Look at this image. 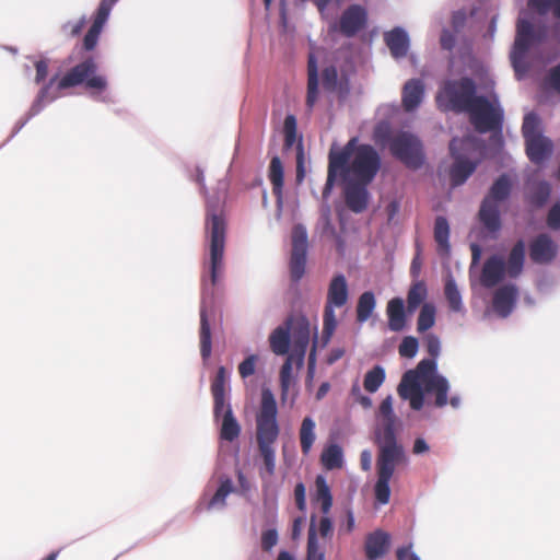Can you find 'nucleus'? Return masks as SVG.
I'll return each instance as SVG.
<instances>
[{
    "label": "nucleus",
    "mask_w": 560,
    "mask_h": 560,
    "mask_svg": "<svg viewBox=\"0 0 560 560\" xmlns=\"http://www.w3.org/2000/svg\"><path fill=\"white\" fill-rule=\"evenodd\" d=\"M381 423L375 428V444L378 447L376 458L377 480L374 487L375 499L381 504H387L390 498L389 482L395 468L407 462L404 446L396 436V416L393 410L392 396H387L380 405Z\"/></svg>",
    "instance_id": "1"
},
{
    "label": "nucleus",
    "mask_w": 560,
    "mask_h": 560,
    "mask_svg": "<svg viewBox=\"0 0 560 560\" xmlns=\"http://www.w3.org/2000/svg\"><path fill=\"white\" fill-rule=\"evenodd\" d=\"M328 159L324 196L330 194L338 175L342 180H347L349 175H353L354 179L370 184L381 167V158L377 151L371 144H360L357 137L351 138L339 151L331 149Z\"/></svg>",
    "instance_id": "2"
},
{
    "label": "nucleus",
    "mask_w": 560,
    "mask_h": 560,
    "mask_svg": "<svg viewBox=\"0 0 560 560\" xmlns=\"http://www.w3.org/2000/svg\"><path fill=\"white\" fill-rule=\"evenodd\" d=\"M280 434L278 407L269 388H262L259 409L256 415V442L264 460L265 471L271 477L276 470L275 443Z\"/></svg>",
    "instance_id": "3"
},
{
    "label": "nucleus",
    "mask_w": 560,
    "mask_h": 560,
    "mask_svg": "<svg viewBox=\"0 0 560 560\" xmlns=\"http://www.w3.org/2000/svg\"><path fill=\"white\" fill-rule=\"evenodd\" d=\"M96 63L92 58L85 59L70 69L65 75L52 77L39 91L40 102L55 101L65 90L85 84L88 90L103 92L107 88V80L104 75H95Z\"/></svg>",
    "instance_id": "4"
},
{
    "label": "nucleus",
    "mask_w": 560,
    "mask_h": 560,
    "mask_svg": "<svg viewBox=\"0 0 560 560\" xmlns=\"http://www.w3.org/2000/svg\"><path fill=\"white\" fill-rule=\"evenodd\" d=\"M547 33L545 26L536 27L525 18L518 19L515 42L511 51V62L518 79L528 71L527 55L546 40Z\"/></svg>",
    "instance_id": "5"
},
{
    "label": "nucleus",
    "mask_w": 560,
    "mask_h": 560,
    "mask_svg": "<svg viewBox=\"0 0 560 560\" xmlns=\"http://www.w3.org/2000/svg\"><path fill=\"white\" fill-rule=\"evenodd\" d=\"M498 103L497 95L477 96L476 83L467 77L444 80L436 93V105H498Z\"/></svg>",
    "instance_id": "6"
},
{
    "label": "nucleus",
    "mask_w": 560,
    "mask_h": 560,
    "mask_svg": "<svg viewBox=\"0 0 560 560\" xmlns=\"http://www.w3.org/2000/svg\"><path fill=\"white\" fill-rule=\"evenodd\" d=\"M512 186L510 176L502 174L494 180L485 197L479 210V220L489 232L494 233L501 229L499 203L510 197Z\"/></svg>",
    "instance_id": "7"
},
{
    "label": "nucleus",
    "mask_w": 560,
    "mask_h": 560,
    "mask_svg": "<svg viewBox=\"0 0 560 560\" xmlns=\"http://www.w3.org/2000/svg\"><path fill=\"white\" fill-rule=\"evenodd\" d=\"M390 154L410 170H419L424 164L425 155L421 140L409 131L394 135L389 143Z\"/></svg>",
    "instance_id": "8"
},
{
    "label": "nucleus",
    "mask_w": 560,
    "mask_h": 560,
    "mask_svg": "<svg viewBox=\"0 0 560 560\" xmlns=\"http://www.w3.org/2000/svg\"><path fill=\"white\" fill-rule=\"evenodd\" d=\"M348 299L349 290L346 277L342 273L334 276L328 285L323 314V338L326 339V341L331 338L337 327L335 307L345 306Z\"/></svg>",
    "instance_id": "9"
},
{
    "label": "nucleus",
    "mask_w": 560,
    "mask_h": 560,
    "mask_svg": "<svg viewBox=\"0 0 560 560\" xmlns=\"http://www.w3.org/2000/svg\"><path fill=\"white\" fill-rule=\"evenodd\" d=\"M207 225L210 232V279L215 285L218 273L223 268L225 222L220 214L212 213L208 215Z\"/></svg>",
    "instance_id": "10"
},
{
    "label": "nucleus",
    "mask_w": 560,
    "mask_h": 560,
    "mask_svg": "<svg viewBox=\"0 0 560 560\" xmlns=\"http://www.w3.org/2000/svg\"><path fill=\"white\" fill-rule=\"evenodd\" d=\"M292 338L291 354L296 357V368L303 366L304 357L310 343L311 328L308 319L303 315H291L287 318Z\"/></svg>",
    "instance_id": "11"
},
{
    "label": "nucleus",
    "mask_w": 560,
    "mask_h": 560,
    "mask_svg": "<svg viewBox=\"0 0 560 560\" xmlns=\"http://www.w3.org/2000/svg\"><path fill=\"white\" fill-rule=\"evenodd\" d=\"M307 232L302 224L294 225L292 230V252L290 258L291 279L300 281L305 273L307 255Z\"/></svg>",
    "instance_id": "12"
},
{
    "label": "nucleus",
    "mask_w": 560,
    "mask_h": 560,
    "mask_svg": "<svg viewBox=\"0 0 560 560\" xmlns=\"http://www.w3.org/2000/svg\"><path fill=\"white\" fill-rule=\"evenodd\" d=\"M459 113L467 110L470 122L479 132L500 130L503 119L502 107H448Z\"/></svg>",
    "instance_id": "13"
},
{
    "label": "nucleus",
    "mask_w": 560,
    "mask_h": 560,
    "mask_svg": "<svg viewBox=\"0 0 560 560\" xmlns=\"http://www.w3.org/2000/svg\"><path fill=\"white\" fill-rule=\"evenodd\" d=\"M469 144L468 139L454 138L450 142V152L455 160L450 170L451 183L454 187L464 184L477 167L476 162H471L458 152L459 149H466Z\"/></svg>",
    "instance_id": "14"
},
{
    "label": "nucleus",
    "mask_w": 560,
    "mask_h": 560,
    "mask_svg": "<svg viewBox=\"0 0 560 560\" xmlns=\"http://www.w3.org/2000/svg\"><path fill=\"white\" fill-rule=\"evenodd\" d=\"M558 254V245L547 233H540L529 243V258L538 265L550 264Z\"/></svg>",
    "instance_id": "15"
},
{
    "label": "nucleus",
    "mask_w": 560,
    "mask_h": 560,
    "mask_svg": "<svg viewBox=\"0 0 560 560\" xmlns=\"http://www.w3.org/2000/svg\"><path fill=\"white\" fill-rule=\"evenodd\" d=\"M366 21V10L360 4H352L342 12L339 30L345 36L352 37L365 26Z\"/></svg>",
    "instance_id": "16"
},
{
    "label": "nucleus",
    "mask_w": 560,
    "mask_h": 560,
    "mask_svg": "<svg viewBox=\"0 0 560 560\" xmlns=\"http://www.w3.org/2000/svg\"><path fill=\"white\" fill-rule=\"evenodd\" d=\"M323 91L328 95H331L338 102L346 101L349 94V81L346 77H339L337 69L334 66H329L324 69L322 77Z\"/></svg>",
    "instance_id": "17"
},
{
    "label": "nucleus",
    "mask_w": 560,
    "mask_h": 560,
    "mask_svg": "<svg viewBox=\"0 0 560 560\" xmlns=\"http://www.w3.org/2000/svg\"><path fill=\"white\" fill-rule=\"evenodd\" d=\"M345 182V201L347 207L355 213L364 211L368 207L369 192L366 186L369 184H363V182L358 179L351 180L350 178Z\"/></svg>",
    "instance_id": "18"
},
{
    "label": "nucleus",
    "mask_w": 560,
    "mask_h": 560,
    "mask_svg": "<svg viewBox=\"0 0 560 560\" xmlns=\"http://www.w3.org/2000/svg\"><path fill=\"white\" fill-rule=\"evenodd\" d=\"M384 42L388 47L390 55L396 60L407 56L410 47V38L408 32L404 27L396 26L393 30L385 32Z\"/></svg>",
    "instance_id": "19"
},
{
    "label": "nucleus",
    "mask_w": 560,
    "mask_h": 560,
    "mask_svg": "<svg viewBox=\"0 0 560 560\" xmlns=\"http://www.w3.org/2000/svg\"><path fill=\"white\" fill-rule=\"evenodd\" d=\"M552 142L545 136L525 140L526 154L534 164H542L552 153Z\"/></svg>",
    "instance_id": "20"
},
{
    "label": "nucleus",
    "mask_w": 560,
    "mask_h": 560,
    "mask_svg": "<svg viewBox=\"0 0 560 560\" xmlns=\"http://www.w3.org/2000/svg\"><path fill=\"white\" fill-rule=\"evenodd\" d=\"M390 536L377 529L366 536L365 539V556L368 560H377L384 557L389 548Z\"/></svg>",
    "instance_id": "21"
},
{
    "label": "nucleus",
    "mask_w": 560,
    "mask_h": 560,
    "mask_svg": "<svg viewBox=\"0 0 560 560\" xmlns=\"http://www.w3.org/2000/svg\"><path fill=\"white\" fill-rule=\"evenodd\" d=\"M505 272V262L501 257L495 255L489 257L485 261L481 271L480 280L482 285L486 288H493L503 280Z\"/></svg>",
    "instance_id": "22"
},
{
    "label": "nucleus",
    "mask_w": 560,
    "mask_h": 560,
    "mask_svg": "<svg viewBox=\"0 0 560 560\" xmlns=\"http://www.w3.org/2000/svg\"><path fill=\"white\" fill-rule=\"evenodd\" d=\"M517 290L514 285L499 288L494 292L492 300L494 312L501 317L509 316L514 308Z\"/></svg>",
    "instance_id": "23"
},
{
    "label": "nucleus",
    "mask_w": 560,
    "mask_h": 560,
    "mask_svg": "<svg viewBox=\"0 0 560 560\" xmlns=\"http://www.w3.org/2000/svg\"><path fill=\"white\" fill-rule=\"evenodd\" d=\"M551 196V185L547 180H536L528 186L526 202L534 209L544 208Z\"/></svg>",
    "instance_id": "24"
},
{
    "label": "nucleus",
    "mask_w": 560,
    "mask_h": 560,
    "mask_svg": "<svg viewBox=\"0 0 560 560\" xmlns=\"http://www.w3.org/2000/svg\"><path fill=\"white\" fill-rule=\"evenodd\" d=\"M388 328L392 331H401L406 326L405 303L401 298H394L388 301L386 307Z\"/></svg>",
    "instance_id": "25"
},
{
    "label": "nucleus",
    "mask_w": 560,
    "mask_h": 560,
    "mask_svg": "<svg viewBox=\"0 0 560 560\" xmlns=\"http://www.w3.org/2000/svg\"><path fill=\"white\" fill-rule=\"evenodd\" d=\"M525 261V243L523 240L517 241L512 247L508 260L505 262V270L510 278L518 277L524 267Z\"/></svg>",
    "instance_id": "26"
},
{
    "label": "nucleus",
    "mask_w": 560,
    "mask_h": 560,
    "mask_svg": "<svg viewBox=\"0 0 560 560\" xmlns=\"http://www.w3.org/2000/svg\"><path fill=\"white\" fill-rule=\"evenodd\" d=\"M319 95V80L317 59L314 54L308 55L307 62V94L306 105H314L318 101Z\"/></svg>",
    "instance_id": "27"
},
{
    "label": "nucleus",
    "mask_w": 560,
    "mask_h": 560,
    "mask_svg": "<svg viewBox=\"0 0 560 560\" xmlns=\"http://www.w3.org/2000/svg\"><path fill=\"white\" fill-rule=\"evenodd\" d=\"M424 95V82L421 79H410L404 84L401 105H420Z\"/></svg>",
    "instance_id": "28"
},
{
    "label": "nucleus",
    "mask_w": 560,
    "mask_h": 560,
    "mask_svg": "<svg viewBox=\"0 0 560 560\" xmlns=\"http://www.w3.org/2000/svg\"><path fill=\"white\" fill-rule=\"evenodd\" d=\"M450 385L447 380L442 375L431 376L427 380L424 390L435 395V406L439 408L447 404V393Z\"/></svg>",
    "instance_id": "29"
},
{
    "label": "nucleus",
    "mask_w": 560,
    "mask_h": 560,
    "mask_svg": "<svg viewBox=\"0 0 560 560\" xmlns=\"http://www.w3.org/2000/svg\"><path fill=\"white\" fill-rule=\"evenodd\" d=\"M290 340V327H288L287 322L284 325L278 326L269 336L270 348L277 355L289 353Z\"/></svg>",
    "instance_id": "30"
},
{
    "label": "nucleus",
    "mask_w": 560,
    "mask_h": 560,
    "mask_svg": "<svg viewBox=\"0 0 560 560\" xmlns=\"http://www.w3.org/2000/svg\"><path fill=\"white\" fill-rule=\"evenodd\" d=\"M315 427V421L311 417H305L302 420L299 430V438L302 454L305 456L310 454L312 446L316 440Z\"/></svg>",
    "instance_id": "31"
},
{
    "label": "nucleus",
    "mask_w": 560,
    "mask_h": 560,
    "mask_svg": "<svg viewBox=\"0 0 560 560\" xmlns=\"http://www.w3.org/2000/svg\"><path fill=\"white\" fill-rule=\"evenodd\" d=\"M240 433L241 425L233 416L232 408L228 407L222 418L220 438L224 441L233 442L240 436Z\"/></svg>",
    "instance_id": "32"
},
{
    "label": "nucleus",
    "mask_w": 560,
    "mask_h": 560,
    "mask_svg": "<svg viewBox=\"0 0 560 560\" xmlns=\"http://www.w3.org/2000/svg\"><path fill=\"white\" fill-rule=\"evenodd\" d=\"M316 494L315 500L320 504V511L327 515L332 506V495L330 488L324 476L318 475L315 479Z\"/></svg>",
    "instance_id": "33"
},
{
    "label": "nucleus",
    "mask_w": 560,
    "mask_h": 560,
    "mask_svg": "<svg viewBox=\"0 0 560 560\" xmlns=\"http://www.w3.org/2000/svg\"><path fill=\"white\" fill-rule=\"evenodd\" d=\"M269 180L272 185L273 195L280 200L282 198L283 188V166L278 156H273L270 161Z\"/></svg>",
    "instance_id": "34"
},
{
    "label": "nucleus",
    "mask_w": 560,
    "mask_h": 560,
    "mask_svg": "<svg viewBox=\"0 0 560 560\" xmlns=\"http://www.w3.org/2000/svg\"><path fill=\"white\" fill-rule=\"evenodd\" d=\"M293 364L296 365V357L294 354L289 353L283 365L280 370V388H281V399L285 400L290 390V386L292 385L293 378Z\"/></svg>",
    "instance_id": "35"
},
{
    "label": "nucleus",
    "mask_w": 560,
    "mask_h": 560,
    "mask_svg": "<svg viewBox=\"0 0 560 560\" xmlns=\"http://www.w3.org/2000/svg\"><path fill=\"white\" fill-rule=\"evenodd\" d=\"M322 465L327 470L339 469L343 464L342 450L337 444H330L327 446L320 455Z\"/></svg>",
    "instance_id": "36"
},
{
    "label": "nucleus",
    "mask_w": 560,
    "mask_h": 560,
    "mask_svg": "<svg viewBox=\"0 0 560 560\" xmlns=\"http://www.w3.org/2000/svg\"><path fill=\"white\" fill-rule=\"evenodd\" d=\"M450 225L446 218L439 215L434 222V240L441 252H450Z\"/></svg>",
    "instance_id": "37"
},
{
    "label": "nucleus",
    "mask_w": 560,
    "mask_h": 560,
    "mask_svg": "<svg viewBox=\"0 0 560 560\" xmlns=\"http://www.w3.org/2000/svg\"><path fill=\"white\" fill-rule=\"evenodd\" d=\"M375 305H376V301H375L374 293L372 291L363 292L359 296L358 304H357V320L359 323L366 322L371 317V315L375 308Z\"/></svg>",
    "instance_id": "38"
},
{
    "label": "nucleus",
    "mask_w": 560,
    "mask_h": 560,
    "mask_svg": "<svg viewBox=\"0 0 560 560\" xmlns=\"http://www.w3.org/2000/svg\"><path fill=\"white\" fill-rule=\"evenodd\" d=\"M212 342H211V330L207 317V312L201 310L200 312V353L202 359L207 360L211 354Z\"/></svg>",
    "instance_id": "39"
},
{
    "label": "nucleus",
    "mask_w": 560,
    "mask_h": 560,
    "mask_svg": "<svg viewBox=\"0 0 560 560\" xmlns=\"http://www.w3.org/2000/svg\"><path fill=\"white\" fill-rule=\"evenodd\" d=\"M421 390V382L417 380V373L413 371H407L398 386L400 397L407 399Z\"/></svg>",
    "instance_id": "40"
},
{
    "label": "nucleus",
    "mask_w": 560,
    "mask_h": 560,
    "mask_svg": "<svg viewBox=\"0 0 560 560\" xmlns=\"http://www.w3.org/2000/svg\"><path fill=\"white\" fill-rule=\"evenodd\" d=\"M428 294L427 287L423 281L412 283L407 294V308L412 313L425 300Z\"/></svg>",
    "instance_id": "41"
},
{
    "label": "nucleus",
    "mask_w": 560,
    "mask_h": 560,
    "mask_svg": "<svg viewBox=\"0 0 560 560\" xmlns=\"http://www.w3.org/2000/svg\"><path fill=\"white\" fill-rule=\"evenodd\" d=\"M435 306L431 303H424L420 310L417 319L418 332H425L432 328L435 324Z\"/></svg>",
    "instance_id": "42"
},
{
    "label": "nucleus",
    "mask_w": 560,
    "mask_h": 560,
    "mask_svg": "<svg viewBox=\"0 0 560 560\" xmlns=\"http://www.w3.org/2000/svg\"><path fill=\"white\" fill-rule=\"evenodd\" d=\"M234 491L231 479H224L221 481L218 490L208 502L207 509H222L225 506L226 497Z\"/></svg>",
    "instance_id": "43"
},
{
    "label": "nucleus",
    "mask_w": 560,
    "mask_h": 560,
    "mask_svg": "<svg viewBox=\"0 0 560 560\" xmlns=\"http://www.w3.org/2000/svg\"><path fill=\"white\" fill-rule=\"evenodd\" d=\"M385 381V370L381 365H375L372 370L368 371L363 386L369 393H375Z\"/></svg>",
    "instance_id": "44"
},
{
    "label": "nucleus",
    "mask_w": 560,
    "mask_h": 560,
    "mask_svg": "<svg viewBox=\"0 0 560 560\" xmlns=\"http://www.w3.org/2000/svg\"><path fill=\"white\" fill-rule=\"evenodd\" d=\"M444 294L451 311L460 312L463 308L462 295L452 278L445 282Z\"/></svg>",
    "instance_id": "45"
},
{
    "label": "nucleus",
    "mask_w": 560,
    "mask_h": 560,
    "mask_svg": "<svg viewBox=\"0 0 560 560\" xmlns=\"http://www.w3.org/2000/svg\"><path fill=\"white\" fill-rule=\"evenodd\" d=\"M522 133L525 140L541 136L540 119L535 113H529L524 117Z\"/></svg>",
    "instance_id": "46"
},
{
    "label": "nucleus",
    "mask_w": 560,
    "mask_h": 560,
    "mask_svg": "<svg viewBox=\"0 0 560 560\" xmlns=\"http://www.w3.org/2000/svg\"><path fill=\"white\" fill-rule=\"evenodd\" d=\"M528 5L540 15L552 10L553 15L560 20V0H528Z\"/></svg>",
    "instance_id": "47"
},
{
    "label": "nucleus",
    "mask_w": 560,
    "mask_h": 560,
    "mask_svg": "<svg viewBox=\"0 0 560 560\" xmlns=\"http://www.w3.org/2000/svg\"><path fill=\"white\" fill-rule=\"evenodd\" d=\"M306 560H324V552L320 551L314 528V517L312 518L311 527L308 528L307 536V550Z\"/></svg>",
    "instance_id": "48"
},
{
    "label": "nucleus",
    "mask_w": 560,
    "mask_h": 560,
    "mask_svg": "<svg viewBox=\"0 0 560 560\" xmlns=\"http://www.w3.org/2000/svg\"><path fill=\"white\" fill-rule=\"evenodd\" d=\"M114 4H115V2H113L110 0H102L96 10V13H95V16H94V20H93V23L91 26L94 28H97L100 31H103L104 25L106 24V22L109 18V14H110V11H112Z\"/></svg>",
    "instance_id": "49"
},
{
    "label": "nucleus",
    "mask_w": 560,
    "mask_h": 560,
    "mask_svg": "<svg viewBox=\"0 0 560 560\" xmlns=\"http://www.w3.org/2000/svg\"><path fill=\"white\" fill-rule=\"evenodd\" d=\"M114 4H115V2H113L110 0H102L96 10V13H95V16H94V20H93V23L91 26L94 28H97L100 31H103L104 25L106 24V22L109 18V14H110V11H112Z\"/></svg>",
    "instance_id": "50"
},
{
    "label": "nucleus",
    "mask_w": 560,
    "mask_h": 560,
    "mask_svg": "<svg viewBox=\"0 0 560 560\" xmlns=\"http://www.w3.org/2000/svg\"><path fill=\"white\" fill-rule=\"evenodd\" d=\"M435 359H423L418 363L416 370L412 371L417 373V380L425 386V382L429 377L438 375L435 374Z\"/></svg>",
    "instance_id": "51"
},
{
    "label": "nucleus",
    "mask_w": 560,
    "mask_h": 560,
    "mask_svg": "<svg viewBox=\"0 0 560 560\" xmlns=\"http://www.w3.org/2000/svg\"><path fill=\"white\" fill-rule=\"evenodd\" d=\"M393 137L392 126L387 120H382L375 125L373 130V139L376 143L382 145H389Z\"/></svg>",
    "instance_id": "52"
},
{
    "label": "nucleus",
    "mask_w": 560,
    "mask_h": 560,
    "mask_svg": "<svg viewBox=\"0 0 560 560\" xmlns=\"http://www.w3.org/2000/svg\"><path fill=\"white\" fill-rule=\"evenodd\" d=\"M296 118L294 115H288L283 124L284 147L291 148L296 141Z\"/></svg>",
    "instance_id": "53"
},
{
    "label": "nucleus",
    "mask_w": 560,
    "mask_h": 560,
    "mask_svg": "<svg viewBox=\"0 0 560 560\" xmlns=\"http://www.w3.org/2000/svg\"><path fill=\"white\" fill-rule=\"evenodd\" d=\"M314 517V528L316 532V536H320L322 538H331L334 534V526L330 517L324 514L323 517L319 518L317 527H316V516L312 515L311 520ZM312 524V521L310 522V525ZM318 539V537H316Z\"/></svg>",
    "instance_id": "54"
},
{
    "label": "nucleus",
    "mask_w": 560,
    "mask_h": 560,
    "mask_svg": "<svg viewBox=\"0 0 560 560\" xmlns=\"http://www.w3.org/2000/svg\"><path fill=\"white\" fill-rule=\"evenodd\" d=\"M418 340L412 336L405 337L399 345L398 352L404 358H413L418 351Z\"/></svg>",
    "instance_id": "55"
},
{
    "label": "nucleus",
    "mask_w": 560,
    "mask_h": 560,
    "mask_svg": "<svg viewBox=\"0 0 560 560\" xmlns=\"http://www.w3.org/2000/svg\"><path fill=\"white\" fill-rule=\"evenodd\" d=\"M546 223L551 230H560V200L555 202L549 209L546 218Z\"/></svg>",
    "instance_id": "56"
},
{
    "label": "nucleus",
    "mask_w": 560,
    "mask_h": 560,
    "mask_svg": "<svg viewBox=\"0 0 560 560\" xmlns=\"http://www.w3.org/2000/svg\"><path fill=\"white\" fill-rule=\"evenodd\" d=\"M257 360H258L257 355L250 354L243 362L240 363L238 373L242 378H247L255 373Z\"/></svg>",
    "instance_id": "57"
},
{
    "label": "nucleus",
    "mask_w": 560,
    "mask_h": 560,
    "mask_svg": "<svg viewBox=\"0 0 560 560\" xmlns=\"http://www.w3.org/2000/svg\"><path fill=\"white\" fill-rule=\"evenodd\" d=\"M226 371L224 366H220L211 383V394L225 393Z\"/></svg>",
    "instance_id": "58"
},
{
    "label": "nucleus",
    "mask_w": 560,
    "mask_h": 560,
    "mask_svg": "<svg viewBox=\"0 0 560 560\" xmlns=\"http://www.w3.org/2000/svg\"><path fill=\"white\" fill-rule=\"evenodd\" d=\"M85 23H86L85 16H81L75 22L69 21V22L65 23L62 25L61 30L65 34H68V35L74 37V36H78L82 32L83 27L85 26Z\"/></svg>",
    "instance_id": "59"
},
{
    "label": "nucleus",
    "mask_w": 560,
    "mask_h": 560,
    "mask_svg": "<svg viewBox=\"0 0 560 560\" xmlns=\"http://www.w3.org/2000/svg\"><path fill=\"white\" fill-rule=\"evenodd\" d=\"M213 397V416L215 419L223 418L224 411L230 404L225 402V393L212 394Z\"/></svg>",
    "instance_id": "60"
},
{
    "label": "nucleus",
    "mask_w": 560,
    "mask_h": 560,
    "mask_svg": "<svg viewBox=\"0 0 560 560\" xmlns=\"http://www.w3.org/2000/svg\"><path fill=\"white\" fill-rule=\"evenodd\" d=\"M424 343L427 351L432 357V359L438 358L441 350V342L439 337L433 334H429L424 338Z\"/></svg>",
    "instance_id": "61"
},
{
    "label": "nucleus",
    "mask_w": 560,
    "mask_h": 560,
    "mask_svg": "<svg viewBox=\"0 0 560 560\" xmlns=\"http://www.w3.org/2000/svg\"><path fill=\"white\" fill-rule=\"evenodd\" d=\"M546 85L560 94V65L549 70L546 78Z\"/></svg>",
    "instance_id": "62"
},
{
    "label": "nucleus",
    "mask_w": 560,
    "mask_h": 560,
    "mask_svg": "<svg viewBox=\"0 0 560 560\" xmlns=\"http://www.w3.org/2000/svg\"><path fill=\"white\" fill-rule=\"evenodd\" d=\"M278 542V533L276 529H267L261 534V548L270 551Z\"/></svg>",
    "instance_id": "63"
},
{
    "label": "nucleus",
    "mask_w": 560,
    "mask_h": 560,
    "mask_svg": "<svg viewBox=\"0 0 560 560\" xmlns=\"http://www.w3.org/2000/svg\"><path fill=\"white\" fill-rule=\"evenodd\" d=\"M101 33L102 31L92 26L89 28L83 39V47L85 50H93L96 47Z\"/></svg>",
    "instance_id": "64"
}]
</instances>
